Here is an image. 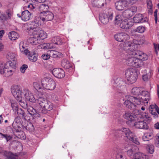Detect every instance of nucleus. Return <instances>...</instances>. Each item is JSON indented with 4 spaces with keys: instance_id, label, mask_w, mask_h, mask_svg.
Returning a JSON list of instances; mask_svg holds the SVG:
<instances>
[{
    "instance_id": "1",
    "label": "nucleus",
    "mask_w": 159,
    "mask_h": 159,
    "mask_svg": "<svg viewBox=\"0 0 159 159\" xmlns=\"http://www.w3.org/2000/svg\"><path fill=\"white\" fill-rule=\"evenodd\" d=\"M137 45L134 43L127 42L124 44L123 49L126 52L125 62L129 66L140 67L143 66L142 61L148 59V56L142 52L135 50Z\"/></svg>"
},
{
    "instance_id": "2",
    "label": "nucleus",
    "mask_w": 159,
    "mask_h": 159,
    "mask_svg": "<svg viewBox=\"0 0 159 159\" xmlns=\"http://www.w3.org/2000/svg\"><path fill=\"white\" fill-rule=\"evenodd\" d=\"M141 95L143 98L126 96L125 100L124 103V105L129 109L132 110L136 109L137 105H141L142 103H148V101L151 99L150 93L147 91H142Z\"/></svg>"
},
{
    "instance_id": "3",
    "label": "nucleus",
    "mask_w": 159,
    "mask_h": 159,
    "mask_svg": "<svg viewBox=\"0 0 159 159\" xmlns=\"http://www.w3.org/2000/svg\"><path fill=\"white\" fill-rule=\"evenodd\" d=\"M11 93L14 97L19 102L20 105L24 109H27L28 111L29 107L26 102H24L22 100V93L20 87L17 85H14L11 88Z\"/></svg>"
},
{
    "instance_id": "4",
    "label": "nucleus",
    "mask_w": 159,
    "mask_h": 159,
    "mask_svg": "<svg viewBox=\"0 0 159 159\" xmlns=\"http://www.w3.org/2000/svg\"><path fill=\"white\" fill-rule=\"evenodd\" d=\"M123 117L131 122L138 120L139 118H140V120H151L152 119L150 116L146 113H141L136 116L130 112H125Z\"/></svg>"
},
{
    "instance_id": "5",
    "label": "nucleus",
    "mask_w": 159,
    "mask_h": 159,
    "mask_svg": "<svg viewBox=\"0 0 159 159\" xmlns=\"http://www.w3.org/2000/svg\"><path fill=\"white\" fill-rule=\"evenodd\" d=\"M40 89L52 90L56 87L55 81L50 76L46 77L41 80Z\"/></svg>"
},
{
    "instance_id": "6",
    "label": "nucleus",
    "mask_w": 159,
    "mask_h": 159,
    "mask_svg": "<svg viewBox=\"0 0 159 159\" xmlns=\"http://www.w3.org/2000/svg\"><path fill=\"white\" fill-rule=\"evenodd\" d=\"M53 108L52 103L45 98L40 97V111L42 113L46 114L48 111L52 110Z\"/></svg>"
},
{
    "instance_id": "7",
    "label": "nucleus",
    "mask_w": 159,
    "mask_h": 159,
    "mask_svg": "<svg viewBox=\"0 0 159 159\" xmlns=\"http://www.w3.org/2000/svg\"><path fill=\"white\" fill-rule=\"evenodd\" d=\"M138 74L136 70L133 68L127 69L125 73V75L127 80L132 84L136 81Z\"/></svg>"
},
{
    "instance_id": "8",
    "label": "nucleus",
    "mask_w": 159,
    "mask_h": 159,
    "mask_svg": "<svg viewBox=\"0 0 159 159\" xmlns=\"http://www.w3.org/2000/svg\"><path fill=\"white\" fill-rule=\"evenodd\" d=\"M113 17V13L111 11H106L100 14L99 20L104 24H107L109 20H111Z\"/></svg>"
},
{
    "instance_id": "9",
    "label": "nucleus",
    "mask_w": 159,
    "mask_h": 159,
    "mask_svg": "<svg viewBox=\"0 0 159 159\" xmlns=\"http://www.w3.org/2000/svg\"><path fill=\"white\" fill-rule=\"evenodd\" d=\"M114 37L116 40L118 42L125 41L123 43V46H124V44L125 43L127 42H130V41H126L130 38V37L127 34L125 33L122 32L116 34L115 35ZM130 42L133 43L132 41ZM122 48H123V47Z\"/></svg>"
},
{
    "instance_id": "10",
    "label": "nucleus",
    "mask_w": 159,
    "mask_h": 159,
    "mask_svg": "<svg viewBox=\"0 0 159 159\" xmlns=\"http://www.w3.org/2000/svg\"><path fill=\"white\" fill-rule=\"evenodd\" d=\"M133 24L134 22L132 19L130 18H125L120 23V26L123 29H128L130 28Z\"/></svg>"
},
{
    "instance_id": "11",
    "label": "nucleus",
    "mask_w": 159,
    "mask_h": 159,
    "mask_svg": "<svg viewBox=\"0 0 159 159\" xmlns=\"http://www.w3.org/2000/svg\"><path fill=\"white\" fill-rule=\"evenodd\" d=\"M137 11V8L135 6H132L123 12L122 14L125 18H130Z\"/></svg>"
},
{
    "instance_id": "12",
    "label": "nucleus",
    "mask_w": 159,
    "mask_h": 159,
    "mask_svg": "<svg viewBox=\"0 0 159 159\" xmlns=\"http://www.w3.org/2000/svg\"><path fill=\"white\" fill-rule=\"evenodd\" d=\"M52 73L54 76L59 79L63 78L65 75L64 71L60 68L54 69L52 71Z\"/></svg>"
},
{
    "instance_id": "13",
    "label": "nucleus",
    "mask_w": 159,
    "mask_h": 159,
    "mask_svg": "<svg viewBox=\"0 0 159 159\" xmlns=\"http://www.w3.org/2000/svg\"><path fill=\"white\" fill-rule=\"evenodd\" d=\"M149 112L154 117H158L159 115V108L155 104L150 105L149 108Z\"/></svg>"
},
{
    "instance_id": "14",
    "label": "nucleus",
    "mask_w": 159,
    "mask_h": 159,
    "mask_svg": "<svg viewBox=\"0 0 159 159\" xmlns=\"http://www.w3.org/2000/svg\"><path fill=\"white\" fill-rule=\"evenodd\" d=\"M125 82L120 78H117L113 84L114 87H116L117 89L119 90H122L125 88Z\"/></svg>"
},
{
    "instance_id": "15",
    "label": "nucleus",
    "mask_w": 159,
    "mask_h": 159,
    "mask_svg": "<svg viewBox=\"0 0 159 159\" xmlns=\"http://www.w3.org/2000/svg\"><path fill=\"white\" fill-rule=\"evenodd\" d=\"M0 73L3 74L6 77H8L11 75L13 73V70L9 67H7L4 65V68L2 69L0 68Z\"/></svg>"
},
{
    "instance_id": "16",
    "label": "nucleus",
    "mask_w": 159,
    "mask_h": 159,
    "mask_svg": "<svg viewBox=\"0 0 159 159\" xmlns=\"http://www.w3.org/2000/svg\"><path fill=\"white\" fill-rule=\"evenodd\" d=\"M135 122L134 124V126L137 129H148V126L147 124L143 120H138Z\"/></svg>"
},
{
    "instance_id": "17",
    "label": "nucleus",
    "mask_w": 159,
    "mask_h": 159,
    "mask_svg": "<svg viewBox=\"0 0 159 159\" xmlns=\"http://www.w3.org/2000/svg\"><path fill=\"white\" fill-rule=\"evenodd\" d=\"M17 15L19 17L21 18L22 20L26 21L30 19L31 14L28 10H25L22 12L21 16L19 14Z\"/></svg>"
},
{
    "instance_id": "18",
    "label": "nucleus",
    "mask_w": 159,
    "mask_h": 159,
    "mask_svg": "<svg viewBox=\"0 0 159 159\" xmlns=\"http://www.w3.org/2000/svg\"><path fill=\"white\" fill-rule=\"evenodd\" d=\"M121 131L123 134L125 135V136L128 139H131L133 137L134 134L129 128L122 127L121 129Z\"/></svg>"
},
{
    "instance_id": "19",
    "label": "nucleus",
    "mask_w": 159,
    "mask_h": 159,
    "mask_svg": "<svg viewBox=\"0 0 159 159\" xmlns=\"http://www.w3.org/2000/svg\"><path fill=\"white\" fill-rule=\"evenodd\" d=\"M54 17L53 14L50 12H47L44 16H40V19L44 22L45 21H50L52 20Z\"/></svg>"
},
{
    "instance_id": "20",
    "label": "nucleus",
    "mask_w": 159,
    "mask_h": 159,
    "mask_svg": "<svg viewBox=\"0 0 159 159\" xmlns=\"http://www.w3.org/2000/svg\"><path fill=\"white\" fill-rule=\"evenodd\" d=\"M106 4V0H93L92 5L93 6L101 8Z\"/></svg>"
},
{
    "instance_id": "21",
    "label": "nucleus",
    "mask_w": 159,
    "mask_h": 159,
    "mask_svg": "<svg viewBox=\"0 0 159 159\" xmlns=\"http://www.w3.org/2000/svg\"><path fill=\"white\" fill-rule=\"evenodd\" d=\"M28 112L32 116H34L33 118H38L40 116L39 112L37 111L32 107H29L28 108Z\"/></svg>"
},
{
    "instance_id": "22",
    "label": "nucleus",
    "mask_w": 159,
    "mask_h": 159,
    "mask_svg": "<svg viewBox=\"0 0 159 159\" xmlns=\"http://www.w3.org/2000/svg\"><path fill=\"white\" fill-rule=\"evenodd\" d=\"M61 65L65 69L71 70H72V65L66 59H64L61 61ZM69 71V70H68Z\"/></svg>"
},
{
    "instance_id": "23",
    "label": "nucleus",
    "mask_w": 159,
    "mask_h": 159,
    "mask_svg": "<svg viewBox=\"0 0 159 159\" xmlns=\"http://www.w3.org/2000/svg\"><path fill=\"white\" fill-rule=\"evenodd\" d=\"M26 99L30 102H34L36 100L32 94L28 90H26L24 94Z\"/></svg>"
},
{
    "instance_id": "24",
    "label": "nucleus",
    "mask_w": 159,
    "mask_h": 159,
    "mask_svg": "<svg viewBox=\"0 0 159 159\" xmlns=\"http://www.w3.org/2000/svg\"><path fill=\"white\" fill-rule=\"evenodd\" d=\"M115 6L116 9L118 11H122L125 7H127L123 0L116 2L115 3Z\"/></svg>"
},
{
    "instance_id": "25",
    "label": "nucleus",
    "mask_w": 159,
    "mask_h": 159,
    "mask_svg": "<svg viewBox=\"0 0 159 159\" xmlns=\"http://www.w3.org/2000/svg\"><path fill=\"white\" fill-rule=\"evenodd\" d=\"M49 7L45 3H40V16H44V14H46V13L48 11Z\"/></svg>"
},
{
    "instance_id": "26",
    "label": "nucleus",
    "mask_w": 159,
    "mask_h": 159,
    "mask_svg": "<svg viewBox=\"0 0 159 159\" xmlns=\"http://www.w3.org/2000/svg\"><path fill=\"white\" fill-rule=\"evenodd\" d=\"M19 46L20 51L22 53L27 55L30 53L29 51L26 48V46L24 45L23 42H20Z\"/></svg>"
},
{
    "instance_id": "27",
    "label": "nucleus",
    "mask_w": 159,
    "mask_h": 159,
    "mask_svg": "<svg viewBox=\"0 0 159 159\" xmlns=\"http://www.w3.org/2000/svg\"><path fill=\"white\" fill-rule=\"evenodd\" d=\"M133 21L135 23H139L143 22V16L140 14H136L133 18Z\"/></svg>"
},
{
    "instance_id": "28",
    "label": "nucleus",
    "mask_w": 159,
    "mask_h": 159,
    "mask_svg": "<svg viewBox=\"0 0 159 159\" xmlns=\"http://www.w3.org/2000/svg\"><path fill=\"white\" fill-rule=\"evenodd\" d=\"M5 155L7 159H18V155L14 154L11 152H5Z\"/></svg>"
},
{
    "instance_id": "29",
    "label": "nucleus",
    "mask_w": 159,
    "mask_h": 159,
    "mask_svg": "<svg viewBox=\"0 0 159 159\" xmlns=\"http://www.w3.org/2000/svg\"><path fill=\"white\" fill-rule=\"evenodd\" d=\"M14 133L15 135L19 139H26V137L25 133L21 130L20 131L14 132Z\"/></svg>"
},
{
    "instance_id": "30",
    "label": "nucleus",
    "mask_w": 159,
    "mask_h": 159,
    "mask_svg": "<svg viewBox=\"0 0 159 159\" xmlns=\"http://www.w3.org/2000/svg\"><path fill=\"white\" fill-rule=\"evenodd\" d=\"M154 135L152 133H145L143 137V139L144 141H148L153 138Z\"/></svg>"
},
{
    "instance_id": "31",
    "label": "nucleus",
    "mask_w": 159,
    "mask_h": 159,
    "mask_svg": "<svg viewBox=\"0 0 159 159\" xmlns=\"http://www.w3.org/2000/svg\"><path fill=\"white\" fill-rule=\"evenodd\" d=\"M48 54H49L51 57L54 58H56L59 56H61L62 54L55 50H49L48 51Z\"/></svg>"
},
{
    "instance_id": "32",
    "label": "nucleus",
    "mask_w": 159,
    "mask_h": 159,
    "mask_svg": "<svg viewBox=\"0 0 159 159\" xmlns=\"http://www.w3.org/2000/svg\"><path fill=\"white\" fill-rule=\"evenodd\" d=\"M21 125L20 123H17L16 121L14 122L12 124V126L13 128V132H14L20 131L21 130V128L20 127Z\"/></svg>"
},
{
    "instance_id": "33",
    "label": "nucleus",
    "mask_w": 159,
    "mask_h": 159,
    "mask_svg": "<svg viewBox=\"0 0 159 159\" xmlns=\"http://www.w3.org/2000/svg\"><path fill=\"white\" fill-rule=\"evenodd\" d=\"M133 159H148L146 156L143 154L138 152L135 153L133 156Z\"/></svg>"
},
{
    "instance_id": "34",
    "label": "nucleus",
    "mask_w": 159,
    "mask_h": 159,
    "mask_svg": "<svg viewBox=\"0 0 159 159\" xmlns=\"http://www.w3.org/2000/svg\"><path fill=\"white\" fill-rule=\"evenodd\" d=\"M8 35L9 38L11 40H15L19 36L18 33L14 31L9 32Z\"/></svg>"
},
{
    "instance_id": "35",
    "label": "nucleus",
    "mask_w": 159,
    "mask_h": 159,
    "mask_svg": "<svg viewBox=\"0 0 159 159\" xmlns=\"http://www.w3.org/2000/svg\"><path fill=\"white\" fill-rule=\"evenodd\" d=\"M125 19L122 14L117 15L115 17V23L117 24H120V23Z\"/></svg>"
},
{
    "instance_id": "36",
    "label": "nucleus",
    "mask_w": 159,
    "mask_h": 159,
    "mask_svg": "<svg viewBox=\"0 0 159 159\" xmlns=\"http://www.w3.org/2000/svg\"><path fill=\"white\" fill-rule=\"evenodd\" d=\"M142 90L139 87H134L131 90V93L132 94L134 95H141Z\"/></svg>"
},
{
    "instance_id": "37",
    "label": "nucleus",
    "mask_w": 159,
    "mask_h": 159,
    "mask_svg": "<svg viewBox=\"0 0 159 159\" xmlns=\"http://www.w3.org/2000/svg\"><path fill=\"white\" fill-rule=\"evenodd\" d=\"M16 63V60H13V61H9L5 63V65H6V66H7V67H9V68L11 67L15 69Z\"/></svg>"
},
{
    "instance_id": "38",
    "label": "nucleus",
    "mask_w": 159,
    "mask_h": 159,
    "mask_svg": "<svg viewBox=\"0 0 159 159\" xmlns=\"http://www.w3.org/2000/svg\"><path fill=\"white\" fill-rule=\"evenodd\" d=\"M40 47L41 49H48L52 48L53 46L52 43H48L40 44Z\"/></svg>"
},
{
    "instance_id": "39",
    "label": "nucleus",
    "mask_w": 159,
    "mask_h": 159,
    "mask_svg": "<svg viewBox=\"0 0 159 159\" xmlns=\"http://www.w3.org/2000/svg\"><path fill=\"white\" fill-rule=\"evenodd\" d=\"M40 40V37H35L33 36V37L30 38V40L31 43L33 45H36L39 43Z\"/></svg>"
},
{
    "instance_id": "40",
    "label": "nucleus",
    "mask_w": 159,
    "mask_h": 159,
    "mask_svg": "<svg viewBox=\"0 0 159 159\" xmlns=\"http://www.w3.org/2000/svg\"><path fill=\"white\" fill-rule=\"evenodd\" d=\"M12 12L9 10L6 11V13L5 14V21L10 20L12 16Z\"/></svg>"
},
{
    "instance_id": "41",
    "label": "nucleus",
    "mask_w": 159,
    "mask_h": 159,
    "mask_svg": "<svg viewBox=\"0 0 159 159\" xmlns=\"http://www.w3.org/2000/svg\"><path fill=\"white\" fill-rule=\"evenodd\" d=\"M51 41L53 43L57 45H61L62 43L61 40L57 37H53Z\"/></svg>"
},
{
    "instance_id": "42",
    "label": "nucleus",
    "mask_w": 159,
    "mask_h": 159,
    "mask_svg": "<svg viewBox=\"0 0 159 159\" xmlns=\"http://www.w3.org/2000/svg\"><path fill=\"white\" fill-rule=\"evenodd\" d=\"M40 18L39 16H36L34 19V21L32 22V24L34 28H36L39 25Z\"/></svg>"
},
{
    "instance_id": "43",
    "label": "nucleus",
    "mask_w": 159,
    "mask_h": 159,
    "mask_svg": "<svg viewBox=\"0 0 159 159\" xmlns=\"http://www.w3.org/2000/svg\"><path fill=\"white\" fill-rule=\"evenodd\" d=\"M147 4L148 6V13L150 14L152 13V5L151 0H148L147 1Z\"/></svg>"
},
{
    "instance_id": "44",
    "label": "nucleus",
    "mask_w": 159,
    "mask_h": 159,
    "mask_svg": "<svg viewBox=\"0 0 159 159\" xmlns=\"http://www.w3.org/2000/svg\"><path fill=\"white\" fill-rule=\"evenodd\" d=\"M28 55V58L31 61L35 62L37 60V57L35 54H33L30 52V53Z\"/></svg>"
},
{
    "instance_id": "45",
    "label": "nucleus",
    "mask_w": 159,
    "mask_h": 159,
    "mask_svg": "<svg viewBox=\"0 0 159 159\" xmlns=\"http://www.w3.org/2000/svg\"><path fill=\"white\" fill-rule=\"evenodd\" d=\"M15 56L16 55L14 53L10 52L8 54L7 57L9 61H13V60H16V59Z\"/></svg>"
},
{
    "instance_id": "46",
    "label": "nucleus",
    "mask_w": 159,
    "mask_h": 159,
    "mask_svg": "<svg viewBox=\"0 0 159 159\" xmlns=\"http://www.w3.org/2000/svg\"><path fill=\"white\" fill-rule=\"evenodd\" d=\"M145 30V27L142 26H140L138 27L136 29L133 30V32H137L141 33L144 32Z\"/></svg>"
},
{
    "instance_id": "47",
    "label": "nucleus",
    "mask_w": 159,
    "mask_h": 159,
    "mask_svg": "<svg viewBox=\"0 0 159 159\" xmlns=\"http://www.w3.org/2000/svg\"><path fill=\"white\" fill-rule=\"evenodd\" d=\"M147 151L150 154H152L154 151V148L153 145H148L147 146Z\"/></svg>"
},
{
    "instance_id": "48",
    "label": "nucleus",
    "mask_w": 159,
    "mask_h": 159,
    "mask_svg": "<svg viewBox=\"0 0 159 159\" xmlns=\"http://www.w3.org/2000/svg\"><path fill=\"white\" fill-rule=\"evenodd\" d=\"M26 129L30 132L33 131L34 129V126L31 123L28 124L26 126Z\"/></svg>"
},
{
    "instance_id": "49",
    "label": "nucleus",
    "mask_w": 159,
    "mask_h": 159,
    "mask_svg": "<svg viewBox=\"0 0 159 159\" xmlns=\"http://www.w3.org/2000/svg\"><path fill=\"white\" fill-rule=\"evenodd\" d=\"M129 139L136 144L138 145L140 144L138 138L135 136L134 134L133 137L131 138V139Z\"/></svg>"
},
{
    "instance_id": "50",
    "label": "nucleus",
    "mask_w": 159,
    "mask_h": 159,
    "mask_svg": "<svg viewBox=\"0 0 159 159\" xmlns=\"http://www.w3.org/2000/svg\"><path fill=\"white\" fill-rule=\"evenodd\" d=\"M125 5L126 6H128L129 5H133L135 4V0H123Z\"/></svg>"
},
{
    "instance_id": "51",
    "label": "nucleus",
    "mask_w": 159,
    "mask_h": 159,
    "mask_svg": "<svg viewBox=\"0 0 159 159\" xmlns=\"http://www.w3.org/2000/svg\"><path fill=\"white\" fill-rule=\"evenodd\" d=\"M47 34L43 30H40V40H44L47 37Z\"/></svg>"
},
{
    "instance_id": "52",
    "label": "nucleus",
    "mask_w": 159,
    "mask_h": 159,
    "mask_svg": "<svg viewBox=\"0 0 159 159\" xmlns=\"http://www.w3.org/2000/svg\"><path fill=\"white\" fill-rule=\"evenodd\" d=\"M17 114V115L19 117H23L24 116L25 112H24L21 108H19L17 110V111L16 112Z\"/></svg>"
},
{
    "instance_id": "53",
    "label": "nucleus",
    "mask_w": 159,
    "mask_h": 159,
    "mask_svg": "<svg viewBox=\"0 0 159 159\" xmlns=\"http://www.w3.org/2000/svg\"><path fill=\"white\" fill-rule=\"evenodd\" d=\"M33 36L35 37H40V30L39 28L34 30L33 32Z\"/></svg>"
},
{
    "instance_id": "54",
    "label": "nucleus",
    "mask_w": 159,
    "mask_h": 159,
    "mask_svg": "<svg viewBox=\"0 0 159 159\" xmlns=\"http://www.w3.org/2000/svg\"><path fill=\"white\" fill-rule=\"evenodd\" d=\"M28 66L26 64L23 65L20 68V71L22 73H24L28 68Z\"/></svg>"
},
{
    "instance_id": "55",
    "label": "nucleus",
    "mask_w": 159,
    "mask_h": 159,
    "mask_svg": "<svg viewBox=\"0 0 159 159\" xmlns=\"http://www.w3.org/2000/svg\"><path fill=\"white\" fill-rule=\"evenodd\" d=\"M5 14L3 13L0 10V22H3L5 21Z\"/></svg>"
},
{
    "instance_id": "56",
    "label": "nucleus",
    "mask_w": 159,
    "mask_h": 159,
    "mask_svg": "<svg viewBox=\"0 0 159 159\" xmlns=\"http://www.w3.org/2000/svg\"><path fill=\"white\" fill-rule=\"evenodd\" d=\"M121 131V129H118L114 130L112 131V134L114 136H117L119 135L120 132Z\"/></svg>"
},
{
    "instance_id": "57",
    "label": "nucleus",
    "mask_w": 159,
    "mask_h": 159,
    "mask_svg": "<svg viewBox=\"0 0 159 159\" xmlns=\"http://www.w3.org/2000/svg\"><path fill=\"white\" fill-rule=\"evenodd\" d=\"M157 10H156L154 12V16L155 17V20L156 24L157 23V20L159 22V13L158 14V17L157 16Z\"/></svg>"
},
{
    "instance_id": "58",
    "label": "nucleus",
    "mask_w": 159,
    "mask_h": 159,
    "mask_svg": "<svg viewBox=\"0 0 159 159\" xmlns=\"http://www.w3.org/2000/svg\"><path fill=\"white\" fill-rule=\"evenodd\" d=\"M33 85L35 89L38 91L40 89V85L37 82H34L33 84Z\"/></svg>"
},
{
    "instance_id": "59",
    "label": "nucleus",
    "mask_w": 159,
    "mask_h": 159,
    "mask_svg": "<svg viewBox=\"0 0 159 159\" xmlns=\"http://www.w3.org/2000/svg\"><path fill=\"white\" fill-rule=\"evenodd\" d=\"M155 144L157 147L159 148V136L158 135L156 136Z\"/></svg>"
},
{
    "instance_id": "60",
    "label": "nucleus",
    "mask_w": 159,
    "mask_h": 159,
    "mask_svg": "<svg viewBox=\"0 0 159 159\" xmlns=\"http://www.w3.org/2000/svg\"><path fill=\"white\" fill-rule=\"evenodd\" d=\"M9 101L11 103L12 108L14 107L18 106L15 100H14L12 99H10Z\"/></svg>"
},
{
    "instance_id": "61",
    "label": "nucleus",
    "mask_w": 159,
    "mask_h": 159,
    "mask_svg": "<svg viewBox=\"0 0 159 159\" xmlns=\"http://www.w3.org/2000/svg\"><path fill=\"white\" fill-rule=\"evenodd\" d=\"M134 151L133 148L132 149L130 148L127 151V154L129 156H132L134 154Z\"/></svg>"
},
{
    "instance_id": "62",
    "label": "nucleus",
    "mask_w": 159,
    "mask_h": 159,
    "mask_svg": "<svg viewBox=\"0 0 159 159\" xmlns=\"http://www.w3.org/2000/svg\"><path fill=\"white\" fill-rule=\"evenodd\" d=\"M50 55H49V54H44L42 55V57L43 60H47L50 58Z\"/></svg>"
},
{
    "instance_id": "63",
    "label": "nucleus",
    "mask_w": 159,
    "mask_h": 159,
    "mask_svg": "<svg viewBox=\"0 0 159 159\" xmlns=\"http://www.w3.org/2000/svg\"><path fill=\"white\" fill-rule=\"evenodd\" d=\"M22 118L24 120L27 121H29L30 120V117L26 114L25 113L24 116Z\"/></svg>"
},
{
    "instance_id": "64",
    "label": "nucleus",
    "mask_w": 159,
    "mask_h": 159,
    "mask_svg": "<svg viewBox=\"0 0 159 159\" xmlns=\"http://www.w3.org/2000/svg\"><path fill=\"white\" fill-rule=\"evenodd\" d=\"M154 48L155 49V51L156 52V53L157 54L158 52H159V44H154Z\"/></svg>"
}]
</instances>
